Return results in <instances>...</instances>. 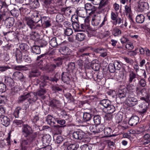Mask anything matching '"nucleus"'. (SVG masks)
I'll use <instances>...</instances> for the list:
<instances>
[{
  "label": "nucleus",
  "mask_w": 150,
  "mask_h": 150,
  "mask_svg": "<svg viewBox=\"0 0 150 150\" xmlns=\"http://www.w3.org/2000/svg\"><path fill=\"white\" fill-rule=\"evenodd\" d=\"M33 52L36 54H39L40 53V50L39 47L35 46L32 47Z\"/></svg>",
  "instance_id": "de8ad7c7"
},
{
  "label": "nucleus",
  "mask_w": 150,
  "mask_h": 150,
  "mask_svg": "<svg viewBox=\"0 0 150 150\" xmlns=\"http://www.w3.org/2000/svg\"><path fill=\"white\" fill-rule=\"evenodd\" d=\"M3 34L4 35H6L10 33V35L11 36V38L12 39H16L17 38L16 34L13 32L12 31H8V32H3Z\"/></svg>",
  "instance_id": "79ce46f5"
},
{
  "label": "nucleus",
  "mask_w": 150,
  "mask_h": 150,
  "mask_svg": "<svg viewBox=\"0 0 150 150\" xmlns=\"http://www.w3.org/2000/svg\"><path fill=\"white\" fill-rule=\"evenodd\" d=\"M23 52L20 50H17L16 54V59L18 63H20L23 61V57H22Z\"/></svg>",
  "instance_id": "b1692460"
},
{
  "label": "nucleus",
  "mask_w": 150,
  "mask_h": 150,
  "mask_svg": "<svg viewBox=\"0 0 150 150\" xmlns=\"http://www.w3.org/2000/svg\"><path fill=\"white\" fill-rule=\"evenodd\" d=\"M93 8V6L90 4L86 3L85 5L84 8L86 12L87 11H91V12L89 13V15L94 12V11L92 10Z\"/></svg>",
  "instance_id": "f704fd0d"
},
{
  "label": "nucleus",
  "mask_w": 150,
  "mask_h": 150,
  "mask_svg": "<svg viewBox=\"0 0 150 150\" xmlns=\"http://www.w3.org/2000/svg\"><path fill=\"white\" fill-rule=\"evenodd\" d=\"M23 20L26 22L27 25L30 28L33 29L35 28L34 21L30 18L25 16Z\"/></svg>",
  "instance_id": "ddd939ff"
},
{
  "label": "nucleus",
  "mask_w": 150,
  "mask_h": 150,
  "mask_svg": "<svg viewBox=\"0 0 150 150\" xmlns=\"http://www.w3.org/2000/svg\"><path fill=\"white\" fill-rule=\"evenodd\" d=\"M77 16L84 18L86 13L84 8L83 7L78 8L76 11Z\"/></svg>",
  "instance_id": "9b49d317"
},
{
  "label": "nucleus",
  "mask_w": 150,
  "mask_h": 150,
  "mask_svg": "<svg viewBox=\"0 0 150 150\" xmlns=\"http://www.w3.org/2000/svg\"><path fill=\"white\" fill-rule=\"evenodd\" d=\"M32 17L33 18V20H35L34 21V23H37L40 21L42 23V20L40 21V17L37 13L36 12L34 13L33 14V16H32Z\"/></svg>",
  "instance_id": "cd10ccee"
},
{
  "label": "nucleus",
  "mask_w": 150,
  "mask_h": 150,
  "mask_svg": "<svg viewBox=\"0 0 150 150\" xmlns=\"http://www.w3.org/2000/svg\"><path fill=\"white\" fill-rule=\"evenodd\" d=\"M22 110L20 107H17L16 108L13 114L16 118H18L19 117V114Z\"/></svg>",
  "instance_id": "6e6d98bb"
},
{
  "label": "nucleus",
  "mask_w": 150,
  "mask_h": 150,
  "mask_svg": "<svg viewBox=\"0 0 150 150\" xmlns=\"http://www.w3.org/2000/svg\"><path fill=\"white\" fill-rule=\"evenodd\" d=\"M146 90L145 88L142 87L136 95L137 96H146V94L147 93L146 92Z\"/></svg>",
  "instance_id": "ea45409f"
},
{
  "label": "nucleus",
  "mask_w": 150,
  "mask_h": 150,
  "mask_svg": "<svg viewBox=\"0 0 150 150\" xmlns=\"http://www.w3.org/2000/svg\"><path fill=\"white\" fill-rule=\"evenodd\" d=\"M97 52L100 54V56L103 57H105L107 55V50L105 49L102 48H98L97 50Z\"/></svg>",
  "instance_id": "c756f323"
},
{
  "label": "nucleus",
  "mask_w": 150,
  "mask_h": 150,
  "mask_svg": "<svg viewBox=\"0 0 150 150\" xmlns=\"http://www.w3.org/2000/svg\"><path fill=\"white\" fill-rule=\"evenodd\" d=\"M127 90L129 92H133L135 91V87L132 84L129 83L128 85H127Z\"/></svg>",
  "instance_id": "c03bdc74"
},
{
  "label": "nucleus",
  "mask_w": 150,
  "mask_h": 150,
  "mask_svg": "<svg viewBox=\"0 0 150 150\" xmlns=\"http://www.w3.org/2000/svg\"><path fill=\"white\" fill-rule=\"evenodd\" d=\"M1 123L6 127L8 126L10 124V120L7 116L1 115L0 117Z\"/></svg>",
  "instance_id": "4468645a"
},
{
  "label": "nucleus",
  "mask_w": 150,
  "mask_h": 150,
  "mask_svg": "<svg viewBox=\"0 0 150 150\" xmlns=\"http://www.w3.org/2000/svg\"><path fill=\"white\" fill-rule=\"evenodd\" d=\"M46 93V91L44 89H41L37 91L35 93L36 96H41L43 95Z\"/></svg>",
  "instance_id": "13d9d810"
},
{
  "label": "nucleus",
  "mask_w": 150,
  "mask_h": 150,
  "mask_svg": "<svg viewBox=\"0 0 150 150\" xmlns=\"http://www.w3.org/2000/svg\"><path fill=\"white\" fill-rule=\"evenodd\" d=\"M139 112L141 115L145 113L147 110V105L146 103L142 102L139 105Z\"/></svg>",
  "instance_id": "1a4fd4ad"
},
{
  "label": "nucleus",
  "mask_w": 150,
  "mask_h": 150,
  "mask_svg": "<svg viewBox=\"0 0 150 150\" xmlns=\"http://www.w3.org/2000/svg\"><path fill=\"white\" fill-rule=\"evenodd\" d=\"M79 145L78 144H74L69 145L67 146V150H76L79 147Z\"/></svg>",
  "instance_id": "a19ab883"
},
{
  "label": "nucleus",
  "mask_w": 150,
  "mask_h": 150,
  "mask_svg": "<svg viewBox=\"0 0 150 150\" xmlns=\"http://www.w3.org/2000/svg\"><path fill=\"white\" fill-rule=\"evenodd\" d=\"M126 95V89H119L118 92L117 96L120 99L125 98Z\"/></svg>",
  "instance_id": "4be33fe9"
},
{
  "label": "nucleus",
  "mask_w": 150,
  "mask_h": 150,
  "mask_svg": "<svg viewBox=\"0 0 150 150\" xmlns=\"http://www.w3.org/2000/svg\"><path fill=\"white\" fill-rule=\"evenodd\" d=\"M114 67L115 68L116 70H119L121 67V65L120 62L117 60H115L113 63Z\"/></svg>",
  "instance_id": "09e8293b"
},
{
  "label": "nucleus",
  "mask_w": 150,
  "mask_h": 150,
  "mask_svg": "<svg viewBox=\"0 0 150 150\" xmlns=\"http://www.w3.org/2000/svg\"><path fill=\"white\" fill-rule=\"evenodd\" d=\"M139 83L140 84L139 85L142 87H144L146 85V81L145 79H141L139 81Z\"/></svg>",
  "instance_id": "052dcab7"
},
{
  "label": "nucleus",
  "mask_w": 150,
  "mask_h": 150,
  "mask_svg": "<svg viewBox=\"0 0 150 150\" xmlns=\"http://www.w3.org/2000/svg\"><path fill=\"white\" fill-rule=\"evenodd\" d=\"M108 67L111 73L114 72L115 70H116L113 64H110L109 65Z\"/></svg>",
  "instance_id": "0e129e2a"
},
{
  "label": "nucleus",
  "mask_w": 150,
  "mask_h": 150,
  "mask_svg": "<svg viewBox=\"0 0 150 150\" xmlns=\"http://www.w3.org/2000/svg\"><path fill=\"white\" fill-rule=\"evenodd\" d=\"M111 104L110 101L108 100L103 99L100 101L99 105L106 108Z\"/></svg>",
  "instance_id": "393cba45"
},
{
  "label": "nucleus",
  "mask_w": 150,
  "mask_h": 150,
  "mask_svg": "<svg viewBox=\"0 0 150 150\" xmlns=\"http://www.w3.org/2000/svg\"><path fill=\"white\" fill-rule=\"evenodd\" d=\"M51 140V136L49 134H46L42 138V141L43 144H45L46 146H48Z\"/></svg>",
  "instance_id": "a211bd4d"
},
{
  "label": "nucleus",
  "mask_w": 150,
  "mask_h": 150,
  "mask_svg": "<svg viewBox=\"0 0 150 150\" xmlns=\"http://www.w3.org/2000/svg\"><path fill=\"white\" fill-rule=\"evenodd\" d=\"M145 97H142L141 98V100H143L145 101L146 103L148 105H149L150 103V100H149V95L147 93L146 94V96H145Z\"/></svg>",
  "instance_id": "49530a36"
},
{
  "label": "nucleus",
  "mask_w": 150,
  "mask_h": 150,
  "mask_svg": "<svg viewBox=\"0 0 150 150\" xmlns=\"http://www.w3.org/2000/svg\"><path fill=\"white\" fill-rule=\"evenodd\" d=\"M46 121L48 124L52 126H54L57 121V118H55L50 115H48L46 118Z\"/></svg>",
  "instance_id": "2eb2a0df"
},
{
  "label": "nucleus",
  "mask_w": 150,
  "mask_h": 150,
  "mask_svg": "<svg viewBox=\"0 0 150 150\" xmlns=\"http://www.w3.org/2000/svg\"><path fill=\"white\" fill-rule=\"evenodd\" d=\"M59 103L60 102L59 100L53 99L50 101V105L52 108H56L58 106Z\"/></svg>",
  "instance_id": "2f4dec72"
},
{
  "label": "nucleus",
  "mask_w": 150,
  "mask_h": 150,
  "mask_svg": "<svg viewBox=\"0 0 150 150\" xmlns=\"http://www.w3.org/2000/svg\"><path fill=\"white\" fill-rule=\"evenodd\" d=\"M13 78L8 77H5V81L6 83L11 86H13L14 85Z\"/></svg>",
  "instance_id": "bb28decb"
},
{
  "label": "nucleus",
  "mask_w": 150,
  "mask_h": 150,
  "mask_svg": "<svg viewBox=\"0 0 150 150\" xmlns=\"http://www.w3.org/2000/svg\"><path fill=\"white\" fill-rule=\"evenodd\" d=\"M23 123V122L22 120H14L13 121V124L15 125H20Z\"/></svg>",
  "instance_id": "774afa93"
},
{
  "label": "nucleus",
  "mask_w": 150,
  "mask_h": 150,
  "mask_svg": "<svg viewBox=\"0 0 150 150\" xmlns=\"http://www.w3.org/2000/svg\"><path fill=\"white\" fill-rule=\"evenodd\" d=\"M140 143L142 145H146L150 143V135L146 134L141 138Z\"/></svg>",
  "instance_id": "9d476101"
},
{
  "label": "nucleus",
  "mask_w": 150,
  "mask_h": 150,
  "mask_svg": "<svg viewBox=\"0 0 150 150\" xmlns=\"http://www.w3.org/2000/svg\"><path fill=\"white\" fill-rule=\"evenodd\" d=\"M54 60L56 61L55 64L57 67H58L62 64L63 61L62 58H58L54 59Z\"/></svg>",
  "instance_id": "4d7b16f0"
},
{
  "label": "nucleus",
  "mask_w": 150,
  "mask_h": 150,
  "mask_svg": "<svg viewBox=\"0 0 150 150\" xmlns=\"http://www.w3.org/2000/svg\"><path fill=\"white\" fill-rule=\"evenodd\" d=\"M106 109L107 113L109 114L113 113L115 110V106L111 104H110Z\"/></svg>",
  "instance_id": "473e14b6"
},
{
  "label": "nucleus",
  "mask_w": 150,
  "mask_h": 150,
  "mask_svg": "<svg viewBox=\"0 0 150 150\" xmlns=\"http://www.w3.org/2000/svg\"><path fill=\"white\" fill-rule=\"evenodd\" d=\"M115 119L116 122L118 123H120L122 120V116L120 113L117 114L115 116Z\"/></svg>",
  "instance_id": "8fccbe9b"
},
{
  "label": "nucleus",
  "mask_w": 150,
  "mask_h": 150,
  "mask_svg": "<svg viewBox=\"0 0 150 150\" xmlns=\"http://www.w3.org/2000/svg\"><path fill=\"white\" fill-rule=\"evenodd\" d=\"M104 132L105 136L110 137L111 135L112 129L110 127H107L104 129Z\"/></svg>",
  "instance_id": "72a5a7b5"
},
{
  "label": "nucleus",
  "mask_w": 150,
  "mask_h": 150,
  "mask_svg": "<svg viewBox=\"0 0 150 150\" xmlns=\"http://www.w3.org/2000/svg\"><path fill=\"white\" fill-rule=\"evenodd\" d=\"M138 11L142 12L149 8L148 3L144 2L139 1L137 7Z\"/></svg>",
  "instance_id": "0eeeda50"
},
{
  "label": "nucleus",
  "mask_w": 150,
  "mask_h": 150,
  "mask_svg": "<svg viewBox=\"0 0 150 150\" xmlns=\"http://www.w3.org/2000/svg\"><path fill=\"white\" fill-rule=\"evenodd\" d=\"M89 17L88 16L84 20L85 23V25L83 24L81 25V29L83 30H86L87 29H89L90 27L88 25V22H89Z\"/></svg>",
  "instance_id": "a878e982"
},
{
  "label": "nucleus",
  "mask_w": 150,
  "mask_h": 150,
  "mask_svg": "<svg viewBox=\"0 0 150 150\" xmlns=\"http://www.w3.org/2000/svg\"><path fill=\"white\" fill-rule=\"evenodd\" d=\"M144 16L142 14H139L137 15L136 18V21L137 23H142L144 21Z\"/></svg>",
  "instance_id": "7c9ffc66"
},
{
  "label": "nucleus",
  "mask_w": 150,
  "mask_h": 150,
  "mask_svg": "<svg viewBox=\"0 0 150 150\" xmlns=\"http://www.w3.org/2000/svg\"><path fill=\"white\" fill-rule=\"evenodd\" d=\"M101 18L100 16L95 15L91 21V24L94 26H97L100 22Z\"/></svg>",
  "instance_id": "f8f14e48"
},
{
  "label": "nucleus",
  "mask_w": 150,
  "mask_h": 150,
  "mask_svg": "<svg viewBox=\"0 0 150 150\" xmlns=\"http://www.w3.org/2000/svg\"><path fill=\"white\" fill-rule=\"evenodd\" d=\"M64 33L66 35L69 36L73 33V30L71 28H67L65 30Z\"/></svg>",
  "instance_id": "69168bd1"
},
{
  "label": "nucleus",
  "mask_w": 150,
  "mask_h": 150,
  "mask_svg": "<svg viewBox=\"0 0 150 150\" xmlns=\"http://www.w3.org/2000/svg\"><path fill=\"white\" fill-rule=\"evenodd\" d=\"M23 60L25 62H28L30 63L31 61V59L30 57L28 55H24L23 56Z\"/></svg>",
  "instance_id": "338daca9"
},
{
  "label": "nucleus",
  "mask_w": 150,
  "mask_h": 150,
  "mask_svg": "<svg viewBox=\"0 0 150 150\" xmlns=\"http://www.w3.org/2000/svg\"><path fill=\"white\" fill-rule=\"evenodd\" d=\"M22 132L25 137L28 136L33 132L31 127L28 125H23L22 128Z\"/></svg>",
  "instance_id": "423d86ee"
},
{
  "label": "nucleus",
  "mask_w": 150,
  "mask_h": 150,
  "mask_svg": "<svg viewBox=\"0 0 150 150\" xmlns=\"http://www.w3.org/2000/svg\"><path fill=\"white\" fill-rule=\"evenodd\" d=\"M64 42L58 44L57 42L56 38L54 37L52 38L50 41V44L53 47H56L58 45L63 46Z\"/></svg>",
  "instance_id": "aec40b11"
},
{
  "label": "nucleus",
  "mask_w": 150,
  "mask_h": 150,
  "mask_svg": "<svg viewBox=\"0 0 150 150\" xmlns=\"http://www.w3.org/2000/svg\"><path fill=\"white\" fill-rule=\"evenodd\" d=\"M6 21L7 22V24L8 26H12L13 25L14 19L13 18H7Z\"/></svg>",
  "instance_id": "a18cd8bd"
},
{
  "label": "nucleus",
  "mask_w": 150,
  "mask_h": 150,
  "mask_svg": "<svg viewBox=\"0 0 150 150\" xmlns=\"http://www.w3.org/2000/svg\"><path fill=\"white\" fill-rule=\"evenodd\" d=\"M39 35L38 33L36 32H33L31 34L30 37L31 39L35 40L39 38Z\"/></svg>",
  "instance_id": "3c124183"
},
{
  "label": "nucleus",
  "mask_w": 150,
  "mask_h": 150,
  "mask_svg": "<svg viewBox=\"0 0 150 150\" xmlns=\"http://www.w3.org/2000/svg\"><path fill=\"white\" fill-rule=\"evenodd\" d=\"M56 19L57 22H61L64 20V17L62 13H58L56 16Z\"/></svg>",
  "instance_id": "4c0bfd02"
},
{
  "label": "nucleus",
  "mask_w": 150,
  "mask_h": 150,
  "mask_svg": "<svg viewBox=\"0 0 150 150\" xmlns=\"http://www.w3.org/2000/svg\"><path fill=\"white\" fill-rule=\"evenodd\" d=\"M139 118L137 116L132 117L129 121L128 124L131 126H135L139 121Z\"/></svg>",
  "instance_id": "f3484780"
},
{
  "label": "nucleus",
  "mask_w": 150,
  "mask_h": 150,
  "mask_svg": "<svg viewBox=\"0 0 150 150\" xmlns=\"http://www.w3.org/2000/svg\"><path fill=\"white\" fill-rule=\"evenodd\" d=\"M38 99L36 94L34 92L25 93L19 96L18 99V102L21 103L28 99L30 103L32 102L36 101Z\"/></svg>",
  "instance_id": "f257e3e1"
},
{
  "label": "nucleus",
  "mask_w": 150,
  "mask_h": 150,
  "mask_svg": "<svg viewBox=\"0 0 150 150\" xmlns=\"http://www.w3.org/2000/svg\"><path fill=\"white\" fill-rule=\"evenodd\" d=\"M113 21H114L112 22V23L115 25H116L117 24H120L123 21L120 18H117L115 20H113Z\"/></svg>",
  "instance_id": "bf43d9fd"
},
{
  "label": "nucleus",
  "mask_w": 150,
  "mask_h": 150,
  "mask_svg": "<svg viewBox=\"0 0 150 150\" xmlns=\"http://www.w3.org/2000/svg\"><path fill=\"white\" fill-rule=\"evenodd\" d=\"M85 35L84 33H78L76 35V38L77 40L79 41H82L85 38Z\"/></svg>",
  "instance_id": "c9c22d12"
},
{
  "label": "nucleus",
  "mask_w": 150,
  "mask_h": 150,
  "mask_svg": "<svg viewBox=\"0 0 150 150\" xmlns=\"http://www.w3.org/2000/svg\"><path fill=\"white\" fill-rule=\"evenodd\" d=\"M128 77L127 82L129 83H132L133 81L134 82L136 80L135 79L137 78V74L135 73L132 70L131 68L128 67Z\"/></svg>",
  "instance_id": "20e7f679"
},
{
  "label": "nucleus",
  "mask_w": 150,
  "mask_h": 150,
  "mask_svg": "<svg viewBox=\"0 0 150 150\" xmlns=\"http://www.w3.org/2000/svg\"><path fill=\"white\" fill-rule=\"evenodd\" d=\"M53 127L54 131L57 134H60L62 132V127L58 125H54Z\"/></svg>",
  "instance_id": "e433bc0d"
},
{
  "label": "nucleus",
  "mask_w": 150,
  "mask_h": 150,
  "mask_svg": "<svg viewBox=\"0 0 150 150\" xmlns=\"http://www.w3.org/2000/svg\"><path fill=\"white\" fill-rule=\"evenodd\" d=\"M75 68V64L74 63H69L67 66V69L68 71H73Z\"/></svg>",
  "instance_id": "603ef678"
},
{
  "label": "nucleus",
  "mask_w": 150,
  "mask_h": 150,
  "mask_svg": "<svg viewBox=\"0 0 150 150\" xmlns=\"http://www.w3.org/2000/svg\"><path fill=\"white\" fill-rule=\"evenodd\" d=\"M72 25L75 30L79 31L80 30V26L78 23H73Z\"/></svg>",
  "instance_id": "680f3d73"
},
{
  "label": "nucleus",
  "mask_w": 150,
  "mask_h": 150,
  "mask_svg": "<svg viewBox=\"0 0 150 150\" xmlns=\"http://www.w3.org/2000/svg\"><path fill=\"white\" fill-rule=\"evenodd\" d=\"M112 34L115 37H119L121 34V31L117 27H115L112 29L111 30Z\"/></svg>",
  "instance_id": "412c9836"
},
{
  "label": "nucleus",
  "mask_w": 150,
  "mask_h": 150,
  "mask_svg": "<svg viewBox=\"0 0 150 150\" xmlns=\"http://www.w3.org/2000/svg\"><path fill=\"white\" fill-rule=\"evenodd\" d=\"M104 129V126L103 125H91L89 129L91 132L94 134H97L103 131Z\"/></svg>",
  "instance_id": "7ed1b4c3"
},
{
  "label": "nucleus",
  "mask_w": 150,
  "mask_h": 150,
  "mask_svg": "<svg viewBox=\"0 0 150 150\" xmlns=\"http://www.w3.org/2000/svg\"><path fill=\"white\" fill-rule=\"evenodd\" d=\"M92 145L91 144H85L81 146V150H91Z\"/></svg>",
  "instance_id": "5fc2aeb1"
},
{
  "label": "nucleus",
  "mask_w": 150,
  "mask_h": 150,
  "mask_svg": "<svg viewBox=\"0 0 150 150\" xmlns=\"http://www.w3.org/2000/svg\"><path fill=\"white\" fill-rule=\"evenodd\" d=\"M138 102V101L137 98L129 95L127 98V103L128 106L133 107L137 105Z\"/></svg>",
  "instance_id": "39448f33"
},
{
  "label": "nucleus",
  "mask_w": 150,
  "mask_h": 150,
  "mask_svg": "<svg viewBox=\"0 0 150 150\" xmlns=\"http://www.w3.org/2000/svg\"><path fill=\"white\" fill-rule=\"evenodd\" d=\"M125 47L126 49L129 50H132L134 48L133 43L130 42L127 43Z\"/></svg>",
  "instance_id": "e2e57ef3"
},
{
  "label": "nucleus",
  "mask_w": 150,
  "mask_h": 150,
  "mask_svg": "<svg viewBox=\"0 0 150 150\" xmlns=\"http://www.w3.org/2000/svg\"><path fill=\"white\" fill-rule=\"evenodd\" d=\"M22 150H26L28 146V144L27 141L23 140L21 144Z\"/></svg>",
  "instance_id": "37998d69"
},
{
  "label": "nucleus",
  "mask_w": 150,
  "mask_h": 150,
  "mask_svg": "<svg viewBox=\"0 0 150 150\" xmlns=\"http://www.w3.org/2000/svg\"><path fill=\"white\" fill-rule=\"evenodd\" d=\"M125 12L127 15H129V18L130 17V15L132 11L130 6L128 5H125Z\"/></svg>",
  "instance_id": "864d4df0"
},
{
  "label": "nucleus",
  "mask_w": 150,
  "mask_h": 150,
  "mask_svg": "<svg viewBox=\"0 0 150 150\" xmlns=\"http://www.w3.org/2000/svg\"><path fill=\"white\" fill-rule=\"evenodd\" d=\"M62 80L64 83H69L70 80L69 74L65 72L62 73Z\"/></svg>",
  "instance_id": "5701e85b"
},
{
  "label": "nucleus",
  "mask_w": 150,
  "mask_h": 150,
  "mask_svg": "<svg viewBox=\"0 0 150 150\" xmlns=\"http://www.w3.org/2000/svg\"><path fill=\"white\" fill-rule=\"evenodd\" d=\"M63 46H61V48L59 49V51L63 54L67 55L70 54L71 52V50L68 47Z\"/></svg>",
  "instance_id": "dca6fc26"
},
{
  "label": "nucleus",
  "mask_w": 150,
  "mask_h": 150,
  "mask_svg": "<svg viewBox=\"0 0 150 150\" xmlns=\"http://www.w3.org/2000/svg\"><path fill=\"white\" fill-rule=\"evenodd\" d=\"M92 117V115L89 113L85 112L83 114V119L84 121H89Z\"/></svg>",
  "instance_id": "c85d7f7f"
},
{
  "label": "nucleus",
  "mask_w": 150,
  "mask_h": 150,
  "mask_svg": "<svg viewBox=\"0 0 150 150\" xmlns=\"http://www.w3.org/2000/svg\"><path fill=\"white\" fill-rule=\"evenodd\" d=\"M61 12L62 14H64L67 17H69L71 13V10L69 7L62 8Z\"/></svg>",
  "instance_id": "6ab92c4d"
},
{
  "label": "nucleus",
  "mask_w": 150,
  "mask_h": 150,
  "mask_svg": "<svg viewBox=\"0 0 150 150\" xmlns=\"http://www.w3.org/2000/svg\"><path fill=\"white\" fill-rule=\"evenodd\" d=\"M93 120L95 124L99 125L101 122V117L99 115H95L93 118Z\"/></svg>",
  "instance_id": "58836bf2"
},
{
  "label": "nucleus",
  "mask_w": 150,
  "mask_h": 150,
  "mask_svg": "<svg viewBox=\"0 0 150 150\" xmlns=\"http://www.w3.org/2000/svg\"><path fill=\"white\" fill-rule=\"evenodd\" d=\"M72 135L76 139H81L84 137L85 133L81 130H79L74 132Z\"/></svg>",
  "instance_id": "6e6552de"
},
{
  "label": "nucleus",
  "mask_w": 150,
  "mask_h": 150,
  "mask_svg": "<svg viewBox=\"0 0 150 150\" xmlns=\"http://www.w3.org/2000/svg\"><path fill=\"white\" fill-rule=\"evenodd\" d=\"M12 78L15 80L21 82L25 81V77L23 74L22 72L18 71H16L13 73Z\"/></svg>",
  "instance_id": "f03ea898"
}]
</instances>
